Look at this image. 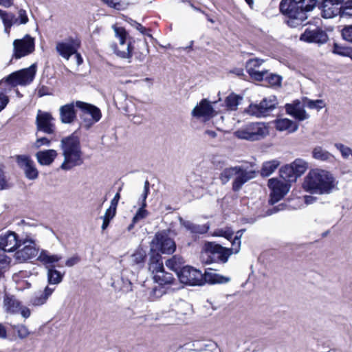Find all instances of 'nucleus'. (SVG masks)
<instances>
[{"instance_id": "obj_42", "label": "nucleus", "mask_w": 352, "mask_h": 352, "mask_svg": "<svg viewBox=\"0 0 352 352\" xmlns=\"http://www.w3.org/2000/svg\"><path fill=\"white\" fill-rule=\"evenodd\" d=\"M340 12L338 14L340 18L349 19L352 16V0L344 1L340 6Z\"/></svg>"}, {"instance_id": "obj_16", "label": "nucleus", "mask_w": 352, "mask_h": 352, "mask_svg": "<svg viewBox=\"0 0 352 352\" xmlns=\"http://www.w3.org/2000/svg\"><path fill=\"white\" fill-rule=\"evenodd\" d=\"M54 118L50 113L38 110L36 117L35 124L37 132L41 131L47 134H54L56 126L53 122Z\"/></svg>"}, {"instance_id": "obj_39", "label": "nucleus", "mask_w": 352, "mask_h": 352, "mask_svg": "<svg viewBox=\"0 0 352 352\" xmlns=\"http://www.w3.org/2000/svg\"><path fill=\"white\" fill-rule=\"evenodd\" d=\"M243 98L240 96L234 93L230 94L226 98L225 104L227 109L230 111H235L239 104L240 100Z\"/></svg>"}, {"instance_id": "obj_34", "label": "nucleus", "mask_w": 352, "mask_h": 352, "mask_svg": "<svg viewBox=\"0 0 352 352\" xmlns=\"http://www.w3.org/2000/svg\"><path fill=\"white\" fill-rule=\"evenodd\" d=\"M312 156L316 160L324 162H331L334 159V156L332 154L321 146H316L314 148Z\"/></svg>"}, {"instance_id": "obj_33", "label": "nucleus", "mask_w": 352, "mask_h": 352, "mask_svg": "<svg viewBox=\"0 0 352 352\" xmlns=\"http://www.w3.org/2000/svg\"><path fill=\"white\" fill-rule=\"evenodd\" d=\"M280 177L285 181V183L296 182L297 177L291 164L285 165L279 170Z\"/></svg>"}, {"instance_id": "obj_32", "label": "nucleus", "mask_w": 352, "mask_h": 352, "mask_svg": "<svg viewBox=\"0 0 352 352\" xmlns=\"http://www.w3.org/2000/svg\"><path fill=\"white\" fill-rule=\"evenodd\" d=\"M47 282L50 285H58L60 283L63 279L64 273L56 269V265H52L47 269Z\"/></svg>"}, {"instance_id": "obj_51", "label": "nucleus", "mask_w": 352, "mask_h": 352, "mask_svg": "<svg viewBox=\"0 0 352 352\" xmlns=\"http://www.w3.org/2000/svg\"><path fill=\"white\" fill-rule=\"evenodd\" d=\"M1 20L3 25L12 26L13 25L18 23L19 19H16L13 13L6 12Z\"/></svg>"}, {"instance_id": "obj_23", "label": "nucleus", "mask_w": 352, "mask_h": 352, "mask_svg": "<svg viewBox=\"0 0 352 352\" xmlns=\"http://www.w3.org/2000/svg\"><path fill=\"white\" fill-rule=\"evenodd\" d=\"M148 270L152 274H156L162 270H164V264L162 255L156 251L149 252Z\"/></svg>"}, {"instance_id": "obj_60", "label": "nucleus", "mask_w": 352, "mask_h": 352, "mask_svg": "<svg viewBox=\"0 0 352 352\" xmlns=\"http://www.w3.org/2000/svg\"><path fill=\"white\" fill-rule=\"evenodd\" d=\"M51 144V140H49L48 138H38L36 142H34V147L36 148H39L41 146H50Z\"/></svg>"}, {"instance_id": "obj_30", "label": "nucleus", "mask_w": 352, "mask_h": 352, "mask_svg": "<svg viewBox=\"0 0 352 352\" xmlns=\"http://www.w3.org/2000/svg\"><path fill=\"white\" fill-rule=\"evenodd\" d=\"M275 124L276 130L280 131L288 130L289 132L294 133L298 129V124L287 118L276 120Z\"/></svg>"}, {"instance_id": "obj_55", "label": "nucleus", "mask_w": 352, "mask_h": 352, "mask_svg": "<svg viewBox=\"0 0 352 352\" xmlns=\"http://www.w3.org/2000/svg\"><path fill=\"white\" fill-rule=\"evenodd\" d=\"M342 37L344 41L352 42V25L345 26L342 29Z\"/></svg>"}, {"instance_id": "obj_18", "label": "nucleus", "mask_w": 352, "mask_h": 352, "mask_svg": "<svg viewBox=\"0 0 352 352\" xmlns=\"http://www.w3.org/2000/svg\"><path fill=\"white\" fill-rule=\"evenodd\" d=\"M16 161L20 168L23 169L25 177L34 180L38 177V172L35 167L34 161L28 155H16Z\"/></svg>"}, {"instance_id": "obj_38", "label": "nucleus", "mask_w": 352, "mask_h": 352, "mask_svg": "<svg viewBox=\"0 0 352 352\" xmlns=\"http://www.w3.org/2000/svg\"><path fill=\"white\" fill-rule=\"evenodd\" d=\"M153 278L155 281L160 285L172 284L175 280L173 274L166 272L164 269L155 274Z\"/></svg>"}, {"instance_id": "obj_5", "label": "nucleus", "mask_w": 352, "mask_h": 352, "mask_svg": "<svg viewBox=\"0 0 352 352\" xmlns=\"http://www.w3.org/2000/svg\"><path fill=\"white\" fill-rule=\"evenodd\" d=\"M172 235L176 233L170 229L157 232L150 243V250L158 252L160 254H172L176 250V243Z\"/></svg>"}, {"instance_id": "obj_44", "label": "nucleus", "mask_w": 352, "mask_h": 352, "mask_svg": "<svg viewBox=\"0 0 352 352\" xmlns=\"http://www.w3.org/2000/svg\"><path fill=\"white\" fill-rule=\"evenodd\" d=\"M297 178L301 176L307 168V164L300 159L296 160L292 164H291Z\"/></svg>"}, {"instance_id": "obj_41", "label": "nucleus", "mask_w": 352, "mask_h": 352, "mask_svg": "<svg viewBox=\"0 0 352 352\" xmlns=\"http://www.w3.org/2000/svg\"><path fill=\"white\" fill-rule=\"evenodd\" d=\"M138 47L141 50V52H135L134 53L135 59L140 62H142L146 58L148 54V45L146 41H140L138 43Z\"/></svg>"}, {"instance_id": "obj_57", "label": "nucleus", "mask_w": 352, "mask_h": 352, "mask_svg": "<svg viewBox=\"0 0 352 352\" xmlns=\"http://www.w3.org/2000/svg\"><path fill=\"white\" fill-rule=\"evenodd\" d=\"M108 7L114 8L118 10L122 9V6L120 3V0H101Z\"/></svg>"}, {"instance_id": "obj_47", "label": "nucleus", "mask_w": 352, "mask_h": 352, "mask_svg": "<svg viewBox=\"0 0 352 352\" xmlns=\"http://www.w3.org/2000/svg\"><path fill=\"white\" fill-rule=\"evenodd\" d=\"M11 327L17 333L18 337L21 340L26 338L30 334L28 327L24 324H13L11 325Z\"/></svg>"}, {"instance_id": "obj_56", "label": "nucleus", "mask_w": 352, "mask_h": 352, "mask_svg": "<svg viewBox=\"0 0 352 352\" xmlns=\"http://www.w3.org/2000/svg\"><path fill=\"white\" fill-rule=\"evenodd\" d=\"M8 187L9 186L5 175L4 166L0 165V190L7 189Z\"/></svg>"}, {"instance_id": "obj_19", "label": "nucleus", "mask_w": 352, "mask_h": 352, "mask_svg": "<svg viewBox=\"0 0 352 352\" xmlns=\"http://www.w3.org/2000/svg\"><path fill=\"white\" fill-rule=\"evenodd\" d=\"M22 240L18 239L17 234L14 232H8L0 235V250L11 252L21 245Z\"/></svg>"}, {"instance_id": "obj_64", "label": "nucleus", "mask_w": 352, "mask_h": 352, "mask_svg": "<svg viewBox=\"0 0 352 352\" xmlns=\"http://www.w3.org/2000/svg\"><path fill=\"white\" fill-rule=\"evenodd\" d=\"M217 235L219 236H223L230 241L232 239L234 232L230 229L226 230H219L218 231Z\"/></svg>"}, {"instance_id": "obj_61", "label": "nucleus", "mask_w": 352, "mask_h": 352, "mask_svg": "<svg viewBox=\"0 0 352 352\" xmlns=\"http://www.w3.org/2000/svg\"><path fill=\"white\" fill-rule=\"evenodd\" d=\"M19 19L17 25L26 24L28 22V17L26 11L23 9L19 10Z\"/></svg>"}, {"instance_id": "obj_24", "label": "nucleus", "mask_w": 352, "mask_h": 352, "mask_svg": "<svg viewBox=\"0 0 352 352\" xmlns=\"http://www.w3.org/2000/svg\"><path fill=\"white\" fill-rule=\"evenodd\" d=\"M60 254H51L47 250H42L37 257V260L45 265L46 269L62 259Z\"/></svg>"}, {"instance_id": "obj_2", "label": "nucleus", "mask_w": 352, "mask_h": 352, "mask_svg": "<svg viewBox=\"0 0 352 352\" xmlns=\"http://www.w3.org/2000/svg\"><path fill=\"white\" fill-rule=\"evenodd\" d=\"M64 157L60 168L63 170H69L74 167L81 166L83 162L80 141L76 132L63 138L60 144Z\"/></svg>"}, {"instance_id": "obj_4", "label": "nucleus", "mask_w": 352, "mask_h": 352, "mask_svg": "<svg viewBox=\"0 0 352 352\" xmlns=\"http://www.w3.org/2000/svg\"><path fill=\"white\" fill-rule=\"evenodd\" d=\"M303 188L312 194H329L334 188V178L328 171L312 170L306 176Z\"/></svg>"}, {"instance_id": "obj_13", "label": "nucleus", "mask_w": 352, "mask_h": 352, "mask_svg": "<svg viewBox=\"0 0 352 352\" xmlns=\"http://www.w3.org/2000/svg\"><path fill=\"white\" fill-rule=\"evenodd\" d=\"M271 190L269 204L274 205L279 201L289 190L290 185L278 180L276 178H272L268 180L267 184Z\"/></svg>"}, {"instance_id": "obj_6", "label": "nucleus", "mask_w": 352, "mask_h": 352, "mask_svg": "<svg viewBox=\"0 0 352 352\" xmlns=\"http://www.w3.org/2000/svg\"><path fill=\"white\" fill-rule=\"evenodd\" d=\"M231 254L232 250L230 249L215 242H207L204 245L201 257L206 263H226Z\"/></svg>"}, {"instance_id": "obj_62", "label": "nucleus", "mask_w": 352, "mask_h": 352, "mask_svg": "<svg viewBox=\"0 0 352 352\" xmlns=\"http://www.w3.org/2000/svg\"><path fill=\"white\" fill-rule=\"evenodd\" d=\"M307 107L310 109H320L324 107V102L322 100H309Z\"/></svg>"}, {"instance_id": "obj_53", "label": "nucleus", "mask_w": 352, "mask_h": 352, "mask_svg": "<svg viewBox=\"0 0 352 352\" xmlns=\"http://www.w3.org/2000/svg\"><path fill=\"white\" fill-rule=\"evenodd\" d=\"M146 207L140 206L133 218V223H138L139 221L148 217L149 212L145 209Z\"/></svg>"}, {"instance_id": "obj_26", "label": "nucleus", "mask_w": 352, "mask_h": 352, "mask_svg": "<svg viewBox=\"0 0 352 352\" xmlns=\"http://www.w3.org/2000/svg\"><path fill=\"white\" fill-rule=\"evenodd\" d=\"M3 305L8 313L19 314L21 309V302L13 295L6 294L3 299Z\"/></svg>"}, {"instance_id": "obj_17", "label": "nucleus", "mask_w": 352, "mask_h": 352, "mask_svg": "<svg viewBox=\"0 0 352 352\" xmlns=\"http://www.w3.org/2000/svg\"><path fill=\"white\" fill-rule=\"evenodd\" d=\"M344 0H322L318 2V7L321 10V16L324 19H332L340 12V6Z\"/></svg>"}, {"instance_id": "obj_54", "label": "nucleus", "mask_w": 352, "mask_h": 352, "mask_svg": "<svg viewBox=\"0 0 352 352\" xmlns=\"http://www.w3.org/2000/svg\"><path fill=\"white\" fill-rule=\"evenodd\" d=\"M335 146L338 149L344 158H348L352 154V150L341 143H336Z\"/></svg>"}, {"instance_id": "obj_15", "label": "nucleus", "mask_w": 352, "mask_h": 352, "mask_svg": "<svg viewBox=\"0 0 352 352\" xmlns=\"http://www.w3.org/2000/svg\"><path fill=\"white\" fill-rule=\"evenodd\" d=\"M258 172L244 166H238L236 177L232 182V189L234 192L239 191L248 181L255 178Z\"/></svg>"}, {"instance_id": "obj_50", "label": "nucleus", "mask_w": 352, "mask_h": 352, "mask_svg": "<svg viewBox=\"0 0 352 352\" xmlns=\"http://www.w3.org/2000/svg\"><path fill=\"white\" fill-rule=\"evenodd\" d=\"M250 76L256 81H263L265 80V76L267 74V70L261 72L256 69H246Z\"/></svg>"}, {"instance_id": "obj_21", "label": "nucleus", "mask_w": 352, "mask_h": 352, "mask_svg": "<svg viewBox=\"0 0 352 352\" xmlns=\"http://www.w3.org/2000/svg\"><path fill=\"white\" fill-rule=\"evenodd\" d=\"M76 102L66 104L60 107V120L62 123L71 124L76 118Z\"/></svg>"}, {"instance_id": "obj_35", "label": "nucleus", "mask_w": 352, "mask_h": 352, "mask_svg": "<svg viewBox=\"0 0 352 352\" xmlns=\"http://www.w3.org/2000/svg\"><path fill=\"white\" fill-rule=\"evenodd\" d=\"M111 47L113 52L120 58H130L132 56L133 47L131 46V43L130 42L127 43L124 48L121 47L120 49L116 43H113Z\"/></svg>"}, {"instance_id": "obj_20", "label": "nucleus", "mask_w": 352, "mask_h": 352, "mask_svg": "<svg viewBox=\"0 0 352 352\" xmlns=\"http://www.w3.org/2000/svg\"><path fill=\"white\" fill-rule=\"evenodd\" d=\"M80 45V42L77 39L70 37L67 42H58L56 44V50L63 58L68 60L72 55L76 53Z\"/></svg>"}, {"instance_id": "obj_25", "label": "nucleus", "mask_w": 352, "mask_h": 352, "mask_svg": "<svg viewBox=\"0 0 352 352\" xmlns=\"http://www.w3.org/2000/svg\"><path fill=\"white\" fill-rule=\"evenodd\" d=\"M57 155V151L54 149L41 151L36 153L38 162L43 166H49L52 164Z\"/></svg>"}, {"instance_id": "obj_63", "label": "nucleus", "mask_w": 352, "mask_h": 352, "mask_svg": "<svg viewBox=\"0 0 352 352\" xmlns=\"http://www.w3.org/2000/svg\"><path fill=\"white\" fill-rule=\"evenodd\" d=\"M130 24L135 28L138 30H139L142 34H146L148 36L152 38V35L149 34H146V29L143 27L140 23H138L137 21L130 19L129 21Z\"/></svg>"}, {"instance_id": "obj_3", "label": "nucleus", "mask_w": 352, "mask_h": 352, "mask_svg": "<svg viewBox=\"0 0 352 352\" xmlns=\"http://www.w3.org/2000/svg\"><path fill=\"white\" fill-rule=\"evenodd\" d=\"M36 72V65L33 64L28 68L12 72L0 81V85L5 84L7 86L4 91L0 92V112L6 108L10 101L6 93L10 91L12 87L17 85H26L31 83L34 78Z\"/></svg>"}, {"instance_id": "obj_43", "label": "nucleus", "mask_w": 352, "mask_h": 352, "mask_svg": "<svg viewBox=\"0 0 352 352\" xmlns=\"http://www.w3.org/2000/svg\"><path fill=\"white\" fill-rule=\"evenodd\" d=\"M333 53L352 58V48L350 47L343 46L337 43H334L333 44Z\"/></svg>"}, {"instance_id": "obj_46", "label": "nucleus", "mask_w": 352, "mask_h": 352, "mask_svg": "<svg viewBox=\"0 0 352 352\" xmlns=\"http://www.w3.org/2000/svg\"><path fill=\"white\" fill-rule=\"evenodd\" d=\"M282 76L276 74H270L265 76L264 81L272 87L280 86L282 82Z\"/></svg>"}, {"instance_id": "obj_1", "label": "nucleus", "mask_w": 352, "mask_h": 352, "mask_svg": "<svg viewBox=\"0 0 352 352\" xmlns=\"http://www.w3.org/2000/svg\"><path fill=\"white\" fill-rule=\"evenodd\" d=\"M318 5V0H281L279 9L287 17V24L297 28L308 18L307 13Z\"/></svg>"}, {"instance_id": "obj_10", "label": "nucleus", "mask_w": 352, "mask_h": 352, "mask_svg": "<svg viewBox=\"0 0 352 352\" xmlns=\"http://www.w3.org/2000/svg\"><path fill=\"white\" fill-rule=\"evenodd\" d=\"M179 281L185 285L195 286L203 285V274L192 267L186 265L178 272Z\"/></svg>"}, {"instance_id": "obj_29", "label": "nucleus", "mask_w": 352, "mask_h": 352, "mask_svg": "<svg viewBox=\"0 0 352 352\" xmlns=\"http://www.w3.org/2000/svg\"><path fill=\"white\" fill-rule=\"evenodd\" d=\"M54 287H50L46 286L43 292L36 294L30 300L34 306H41L45 304L48 298L52 294L54 291Z\"/></svg>"}, {"instance_id": "obj_11", "label": "nucleus", "mask_w": 352, "mask_h": 352, "mask_svg": "<svg viewBox=\"0 0 352 352\" xmlns=\"http://www.w3.org/2000/svg\"><path fill=\"white\" fill-rule=\"evenodd\" d=\"M34 38L26 34L21 39H16L13 42V57L19 59L34 51Z\"/></svg>"}, {"instance_id": "obj_48", "label": "nucleus", "mask_w": 352, "mask_h": 352, "mask_svg": "<svg viewBox=\"0 0 352 352\" xmlns=\"http://www.w3.org/2000/svg\"><path fill=\"white\" fill-rule=\"evenodd\" d=\"M150 190V183L148 180H146L144 184V190L142 193L139 200L138 204L140 206L146 207V198Z\"/></svg>"}, {"instance_id": "obj_22", "label": "nucleus", "mask_w": 352, "mask_h": 352, "mask_svg": "<svg viewBox=\"0 0 352 352\" xmlns=\"http://www.w3.org/2000/svg\"><path fill=\"white\" fill-rule=\"evenodd\" d=\"M214 109L210 102L203 99L192 111V115L197 118L210 117L212 116Z\"/></svg>"}, {"instance_id": "obj_36", "label": "nucleus", "mask_w": 352, "mask_h": 352, "mask_svg": "<svg viewBox=\"0 0 352 352\" xmlns=\"http://www.w3.org/2000/svg\"><path fill=\"white\" fill-rule=\"evenodd\" d=\"M280 162L276 160L265 162L263 164L261 175L262 177H269L279 166Z\"/></svg>"}, {"instance_id": "obj_40", "label": "nucleus", "mask_w": 352, "mask_h": 352, "mask_svg": "<svg viewBox=\"0 0 352 352\" xmlns=\"http://www.w3.org/2000/svg\"><path fill=\"white\" fill-rule=\"evenodd\" d=\"M237 170L238 166L225 168L219 175L221 183L226 184L232 177H236Z\"/></svg>"}, {"instance_id": "obj_14", "label": "nucleus", "mask_w": 352, "mask_h": 352, "mask_svg": "<svg viewBox=\"0 0 352 352\" xmlns=\"http://www.w3.org/2000/svg\"><path fill=\"white\" fill-rule=\"evenodd\" d=\"M21 245H24L23 248L15 253V258L18 261L22 263L32 259L37 255L38 248L34 239L26 236L22 240Z\"/></svg>"}, {"instance_id": "obj_27", "label": "nucleus", "mask_w": 352, "mask_h": 352, "mask_svg": "<svg viewBox=\"0 0 352 352\" xmlns=\"http://www.w3.org/2000/svg\"><path fill=\"white\" fill-rule=\"evenodd\" d=\"M230 281V278L217 274L214 272L206 271L203 274V285L209 284H225Z\"/></svg>"}, {"instance_id": "obj_52", "label": "nucleus", "mask_w": 352, "mask_h": 352, "mask_svg": "<svg viewBox=\"0 0 352 352\" xmlns=\"http://www.w3.org/2000/svg\"><path fill=\"white\" fill-rule=\"evenodd\" d=\"M264 63V60L255 58L249 59L245 63L246 69H255Z\"/></svg>"}, {"instance_id": "obj_59", "label": "nucleus", "mask_w": 352, "mask_h": 352, "mask_svg": "<svg viewBox=\"0 0 352 352\" xmlns=\"http://www.w3.org/2000/svg\"><path fill=\"white\" fill-rule=\"evenodd\" d=\"M293 117L300 121H302L308 118V116L307 115L305 110L300 107L297 109Z\"/></svg>"}, {"instance_id": "obj_9", "label": "nucleus", "mask_w": 352, "mask_h": 352, "mask_svg": "<svg viewBox=\"0 0 352 352\" xmlns=\"http://www.w3.org/2000/svg\"><path fill=\"white\" fill-rule=\"evenodd\" d=\"M277 100L275 96L269 98H263L259 104H251L249 105L247 111L253 116L257 118L266 117L276 108Z\"/></svg>"}, {"instance_id": "obj_58", "label": "nucleus", "mask_w": 352, "mask_h": 352, "mask_svg": "<svg viewBox=\"0 0 352 352\" xmlns=\"http://www.w3.org/2000/svg\"><path fill=\"white\" fill-rule=\"evenodd\" d=\"M230 241L231 244H232V248H229V249L230 250H232V254L233 253L234 254H237L240 251V249H241V240L232 237V239L230 240Z\"/></svg>"}, {"instance_id": "obj_49", "label": "nucleus", "mask_w": 352, "mask_h": 352, "mask_svg": "<svg viewBox=\"0 0 352 352\" xmlns=\"http://www.w3.org/2000/svg\"><path fill=\"white\" fill-rule=\"evenodd\" d=\"M197 345L199 346L197 350L200 352H214V350L217 348V344L210 341L208 343L197 342Z\"/></svg>"}, {"instance_id": "obj_37", "label": "nucleus", "mask_w": 352, "mask_h": 352, "mask_svg": "<svg viewBox=\"0 0 352 352\" xmlns=\"http://www.w3.org/2000/svg\"><path fill=\"white\" fill-rule=\"evenodd\" d=\"M146 256V252L143 249H137L131 256L130 262L132 265H138L139 267H142L145 262Z\"/></svg>"}, {"instance_id": "obj_31", "label": "nucleus", "mask_w": 352, "mask_h": 352, "mask_svg": "<svg viewBox=\"0 0 352 352\" xmlns=\"http://www.w3.org/2000/svg\"><path fill=\"white\" fill-rule=\"evenodd\" d=\"M184 259L182 256L174 255L170 258L167 259L165 264L168 269L175 272L178 275V272L184 267Z\"/></svg>"}, {"instance_id": "obj_45", "label": "nucleus", "mask_w": 352, "mask_h": 352, "mask_svg": "<svg viewBox=\"0 0 352 352\" xmlns=\"http://www.w3.org/2000/svg\"><path fill=\"white\" fill-rule=\"evenodd\" d=\"M115 32L116 36L120 40V47L124 48L126 47V38L127 36V32L124 28L113 26Z\"/></svg>"}, {"instance_id": "obj_28", "label": "nucleus", "mask_w": 352, "mask_h": 352, "mask_svg": "<svg viewBox=\"0 0 352 352\" xmlns=\"http://www.w3.org/2000/svg\"><path fill=\"white\" fill-rule=\"evenodd\" d=\"M179 221L183 227H184L187 230L190 231L192 234H203L206 233L209 230V226L206 224H195L190 221L184 220L182 217H179Z\"/></svg>"}, {"instance_id": "obj_8", "label": "nucleus", "mask_w": 352, "mask_h": 352, "mask_svg": "<svg viewBox=\"0 0 352 352\" xmlns=\"http://www.w3.org/2000/svg\"><path fill=\"white\" fill-rule=\"evenodd\" d=\"M76 107L80 110L79 115L84 128L89 129L102 118L100 109L96 106L82 101H76Z\"/></svg>"}, {"instance_id": "obj_7", "label": "nucleus", "mask_w": 352, "mask_h": 352, "mask_svg": "<svg viewBox=\"0 0 352 352\" xmlns=\"http://www.w3.org/2000/svg\"><path fill=\"white\" fill-rule=\"evenodd\" d=\"M268 133V127L263 122L248 123L234 133L239 139L252 142L263 139Z\"/></svg>"}, {"instance_id": "obj_12", "label": "nucleus", "mask_w": 352, "mask_h": 352, "mask_svg": "<svg viewBox=\"0 0 352 352\" xmlns=\"http://www.w3.org/2000/svg\"><path fill=\"white\" fill-rule=\"evenodd\" d=\"M328 40L327 33L320 27L307 28L300 36V41L319 45L326 43Z\"/></svg>"}]
</instances>
